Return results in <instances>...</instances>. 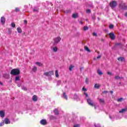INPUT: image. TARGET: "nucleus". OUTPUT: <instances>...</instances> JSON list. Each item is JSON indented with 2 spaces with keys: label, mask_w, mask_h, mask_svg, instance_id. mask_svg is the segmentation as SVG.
I'll use <instances>...</instances> for the list:
<instances>
[{
  "label": "nucleus",
  "mask_w": 127,
  "mask_h": 127,
  "mask_svg": "<svg viewBox=\"0 0 127 127\" xmlns=\"http://www.w3.org/2000/svg\"><path fill=\"white\" fill-rule=\"evenodd\" d=\"M10 73L11 75H13V76H17V75H19L20 71L18 69L14 68L11 70Z\"/></svg>",
  "instance_id": "nucleus-1"
},
{
  "label": "nucleus",
  "mask_w": 127,
  "mask_h": 127,
  "mask_svg": "<svg viewBox=\"0 0 127 127\" xmlns=\"http://www.w3.org/2000/svg\"><path fill=\"white\" fill-rule=\"evenodd\" d=\"M54 74V71L53 70L50 71L49 72H46L44 73L45 76H47V77H51L52 75Z\"/></svg>",
  "instance_id": "nucleus-2"
},
{
  "label": "nucleus",
  "mask_w": 127,
  "mask_h": 127,
  "mask_svg": "<svg viewBox=\"0 0 127 127\" xmlns=\"http://www.w3.org/2000/svg\"><path fill=\"white\" fill-rule=\"evenodd\" d=\"M117 1H112L110 3V5L112 8H115L117 6Z\"/></svg>",
  "instance_id": "nucleus-3"
},
{
  "label": "nucleus",
  "mask_w": 127,
  "mask_h": 127,
  "mask_svg": "<svg viewBox=\"0 0 127 127\" xmlns=\"http://www.w3.org/2000/svg\"><path fill=\"white\" fill-rule=\"evenodd\" d=\"M119 7L120 8H121V9H127V6L126 5L125 3H121L119 4Z\"/></svg>",
  "instance_id": "nucleus-4"
},
{
  "label": "nucleus",
  "mask_w": 127,
  "mask_h": 127,
  "mask_svg": "<svg viewBox=\"0 0 127 127\" xmlns=\"http://www.w3.org/2000/svg\"><path fill=\"white\" fill-rule=\"evenodd\" d=\"M61 40V38L60 37H58L54 39V41L55 43H59V42H60Z\"/></svg>",
  "instance_id": "nucleus-5"
},
{
  "label": "nucleus",
  "mask_w": 127,
  "mask_h": 127,
  "mask_svg": "<svg viewBox=\"0 0 127 127\" xmlns=\"http://www.w3.org/2000/svg\"><path fill=\"white\" fill-rule=\"evenodd\" d=\"M109 37L112 40H114L116 37L115 36V34L114 33H110L109 34Z\"/></svg>",
  "instance_id": "nucleus-6"
},
{
  "label": "nucleus",
  "mask_w": 127,
  "mask_h": 127,
  "mask_svg": "<svg viewBox=\"0 0 127 127\" xmlns=\"http://www.w3.org/2000/svg\"><path fill=\"white\" fill-rule=\"evenodd\" d=\"M87 103L89 105H90V106H91L92 107H93L94 105V103H93V101H92V100H91V99L89 98L87 99Z\"/></svg>",
  "instance_id": "nucleus-7"
},
{
  "label": "nucleus",
  "mask_w": 127,
  "mask_h": 127,
  "mask_svg": "<svg viewBox=\"0 0 127 127\" xmlns=\"http://www.w3.org/2000/svg\"><path fill=\"white\" fill-rule=\"evenodd\" d=\"M41 125H43V126H45V125H47V122L45 120H42L40 121Z\"/></svg>",
  "instance_id": "nucleus-8"
},
{
  "label": "nucleus",
  "mask_w": 127,
  "mask_h": 127,
  "mask_svg": "<svg viewBox=\"0 0 127 127\" xmlns=\"http://www.w3.org/2000/svg\"><path fill=\"white\" fill-rule=\"evenodd\" d=\"M0 21L2 24H4L5 22V18H4V17H1L0 19Z\"/></svg>",
  "instance_id": "nucleus-9"
},
{
  "label": "nucleus",
  "mask_w": 127,
  "mask_h": 127,
  "mask_svg": "<svg viewBox=\"0 0 127 127\" xmlns=\"http://www.w3.org/2000/svg\"><path fill=\"white\" fill-rule=\"evenodd\" d=\"M127 108H124L122 109L119 111L120 114H122L123 113H125V112H127Z\"/></svg>",
  "instance_id": "nucleus-10"
},
{
  "label": "nucleus",
  "mask_w": 127,
  "mask_h": 127,
  "mask_svg": "<svg viewBox=\"0 0 127 127\" xmlns=\"http://www.w3.org/2000/svg\"><path fill=\"white\" fill-rule=\"evenodd\" d=\"M63 98H64V99L65 100H68V97H67V95H66V93L65 92L63 93Z\"/></svg>",
  "instance_id": "nucleus-11"
},
{
  "label": "nucleus",
  "mask_w": 127,
  "mask_h": 127,
  "mask_svg": "<svg viewBox=\"0 0 127 127\" xmlns=\"http://www.w3.org/2000/svg\"><path fill=\"white\" fill-rule=\"evenodd\" d=\"M0 116L1 118H4V112L3 111H0Z\"/></svg>",
  "instance_id": "nucleus-12"
},
{
  "label": "nucleus",
  "mask_w": 127,
  "mask_h": 127,
  "mask_svg": "<svg viewBox=\"0 0 127 127\" xmlns=\"http://www.w3.org/2000/svg\"><path fill=\"white\" fill-rule=\"evenodd\" d=\"M5 125H8V124H10V121L8 119H5Z\"/></svg>",
  "instance_id": "nucleus-13"
},
{
  "label": "nucleus",
  "mask_w": 127,
  "mask_h": 127,
  "mask_svg": "<svg viewBox=\"0 0 127 127\" xmlns=\"http://www.w3.org/2000/svg\"><path fill=\"white\" fill-rule=\"evenodd\" d=\"M118 60L119 61H121V62H123V61H125V58L124 57L118 58Z\"/></svg>",
  "instance_id": "nucleus-14"
},
{
  "label": "nucleus",
  "mask_w": 127,
  "mask_h": 127,
  "mask_svg": "<svg viewBox=\"0 0 127 127\" xmlns=\"http://www.w3.org/2000/svg\"><path fill=\"white\" fill-rule=\"evenodd\" d=\"M52 49L54 52H57V51H58V48H57V47H54Z\"/></svg>",
  "instance_id": "nucleus-15"
},
{
  "label": "nucleus",
  "mask_w": 127,
  "mask_h": 127,
  "mask_svg": "<svg viewBox=\"0 0 127 127\" xmlns=\"http://www.w3.org/2000/svg\"><path fill=\"white\" fill-rule=\"evenodd\" d=\"M32 100L34 101V102H36L37 101V97L36 95H34L32 97Z\"/></svg>",
  "instance_id": "nucleus-16"
},
{
  "label": "nucleus",
  "mask_w": 127,
  "mask_h": 127,
  "mask_svg": "<svg viewBox=\"0 0 127 127\" xmlns=\"http://www.w3.org/2000/svg\"><path fill=\"white\" fill-rule=\"evenodd\" d=\"M34 12H38L39 9L36 7L33 8V9Z\"/></svg>",
  "instance_id": "nucleus-17"
},
{
  "label": "nucleus",
  "mask_w": 127,
  "mask_h": 127,
  "mask_svg": "<svg viewBox=\"0 0 127 127\" xmlns=\"http://www.w3.org/2000/svg\"><path fill=\"white\" fill-rule=\"evenodd\" d=\"M3 77L4 78H5V79H8V78H9V75L7 74H4L3 75Z\"/></svg>",
  "instance_id": "nucleus-18"
},
{
  "label": "nucleus",
  "mask_w": 127,
  "mask_h": 127,
  "mask_svg": "<svg viewBox=\"0 0 127 127\" xmlns=\"http://www.w3.org/2000/svg\"><path fill=\"white\" fill-rule=\"evenodd\" d=\"M32 71L35 73L37 71V67L35 66H33L32 68Z\"/></svg>",
  "instance_id": "nucleus-19"
},
{
  "label": "nucleus",
  "mask_w": 127,
  "mask_h": 127,
  "mask_svg": "<svg viewBox=\"0 0 127 127\" xmlns=\"http://www.w3.org/2000/svg\"><path fill=\"white\" fill-rule=\"evenodd\" d=\"M100 87H101V85L99 84H95L94 85V88H95V89H99Z\"/></svg>",
  "instance_id": "nucleus-20"
},
{
  "label": "nucleus",
  "mask_w": 127,
  "mask_h": 127,
  "mask_svg": "<svg viewBox=\"0 0 127 127\" xmlns=\"http://www.w3.org/2000/svg\"><path fill=\"white\" fill-rule=\"evenodd\" d=\"M36 65H37L39 67H42V66H43L42 64L41 63H39V62H36Z\"/></svg>",
  "instance_id": "nucleus-21"
},
{
  "label": "nucleus",
  "mask_w": 127,
  "mask_h": 127,
  "mask_svg": "<svg viewBox=\"0 0 127 127\" xmlns=\"http://www.w3.org/2000/svg\"><path fill=\"white\" fill-rule=\"evenodd\" d=\"M97 73L98 75H103V71H102V70H100V69L97 70Z\"/></svg>",
  "instance_id": "nucleus-22"
},
{
  "label": "nucleus",
  "mask_w": 127,
  "mask_h": 127,
  "mask_svg": "<svg viewBox=\"0 0 127 127\" xmlns=\"http://www.w3.org/2000/svg\"><path fill=\"white\" fill-rule=\"evenodd\" d=\"M72 17L73 18H77V17H78V14L77 13L73 14Z\"/></svg>",
  "instance_id": "nucleus-23"
},
{
  "label": "nucleus",
  "mask_w": 127,
  "mask_h": 127,
  "mask_svg": "<svg viewBox=\"0 0 127 127\" xmlns=\"http://www.w3.org/2000/svg\"><path fill=\"white\" fill-rule=\"evenodd\" d=\"M123 101H124V98H120L117 100V102L119 103H121V102H123Z\"/></svg>",
  "instance_id": "nucleus-24"
},
{
  "label": "nucleus",
  "mask_w": 127,
  "mask_h": 127,
  "mask_svg": "<svg viewBox=\"0 0 127 127\" xmlns=\"http://www.w3.org/2000/svg\"><path fill=\"white\" fill-rule=\"evenodd\" d=\"M84 49L87 51V52H91V51H90V49H89V48H88L87 46L84 47Z\"/></svg>",
  "instance_id": "nucleus-25"
},
{
  "label": "nucleus",
  "mask_w": 127,
  "mask_h": 127,
  "mask_svg": "<svg viewBox=\"0 0 127 127\" xmlns=\"http://www.w3.org/2000/svg\"><path fill=\"white\" fill-rule=\"evenodd\" d=\"M17 30L18 33H21L22 32V30H21V29L20 27L17 28Z\"/></svg>",
  "instance_id": "nucleus-26"
},
{
  "label": "nucleus",
  "mask_w": 127,
  "mask_h": 127,
  "mask_svg": "<svg viewBox=\"0 0 127 127\" xmlns=\"http://www.w3.org/2000/svg\"><path fill=\"white\" fill-rule=\"evenodd\" d=\"M54 113L56 115H58V114H59L58 110H57L56 109H55L54 111Z\"/></svg>",
  "instance_id": "nucleus-27"
},
{
  "label": "nucleus",
  "mask_w": 127,
  "mask_h": 127,
  "mask_svg": "<svg viewBox=\"0 0 127 127\" xmlns=\"http://www.w3.org/2000/svg\"><path fill=\"white\" fill-rule=\"evenodd\" d=\"M55 75L57 77H59V75L58 74V70H57L55 71Z\"/></svg>",
  "instance_id": "nucleus-28"
},
{
  "label": "nucleus",
  "mask_w": 127,
  "mask_h": 127,
  "mask_svg": "<svg viewBox=\"0 0 127 127\" xmlns=\"http://www.w3.org/2000/svg\"><path fill=\"white\" fill-rule=\"evenodd\" d=\"M115 78L116 80H119V79H123V77H120L119 76H116Z\"/></svg>",
  "instance_id": "nucleus-29"
},
{
  "label": "nucleus",
  "mask_w": 127,
  "mask_h": 127,
  "mask_svg": "<svg viewBox=\"0 0 127 127\" xmlns=\"http://www.w3.org/2000/svg\"><path fill=\"white\" fill-rule=\"evenodd\" d=\"M11 34V28H9L8 29V34Z\"/></svg>",
  "instance_id": "nucleus-30"
},
{
  "label": "nucleus",
  "mask_w": 127,
  "mask_h": 127,
  "mask_svg": "<svg viewBox=\"0 0 127 127\" xmlns=\"http://www.w3.org/2000/svg\"><path fill=\"white\" fill-rule=\"evenodd\" d=\"M74 67V65L71 64L69 66V70L70 71H71L73 69V67Z\"/></svg>",
  "instance_id": "nucleus-31"
},
{
  "label": "nucleus",
  "mask_w": 127,
  "mask_h": 127,
  "mask_svg": "<svg viewBox=\"0 0 127 127\" xmlns=\"http://www.w3.org/2000/svg\"><path fill=\"white\" fill-rule=\"evenodd\" d=\"M99 102L100 103H105V101L103 99H99Z\"/></svg>",
  "instance_id": "nucleus-32"
},
{
  "label": "nucleus",
  "mask_w": 127,
  "mask_h": 127,
  "mask_svg": "<svg viewBox=\"0 0 127 127\" xmlns=\"http://www.w3.org/2000/svg\"><path fill=\"white\" fill-rule=\"evenodd\" d=\"M109 28H110V29H113V28H114V25H113V24L110 25Z\"/></svg>",
  "instance_id": "nucleus-33"
},
{
  "label": "nucleus",
  "mask_w": 127,
  "mask_h": 127,
  "mask_svg": "<svg viewBox=\"0 0 127 127\" xmlns=\"http://www.w3.org/2000/svg\"><path fill=\"white\" fill-rule=\"evenodd\" d=\"M15 81H19V76H16Z\"/></svg>",
  "instance_id": "nucleus-34"
},
{
  "label": "nucleus",
  "mask_w": 127,
  "mask_h": 127,
  "mask_svg": "<svg viewBox=\"0 0 127 127\" xmlns=\"http://www.w3.org/2000/svg\"><path fill=\"white\" fill-rule=\"evenodd\" d=\"M85 83H86V84H89V78H86L85 79Z\"/></svg>",
  "instance_id": "nucleus-35"
},
{
  "label": "nucleus",
  "mask_w": 127,
  "mask_h": 127,
  "mask_svg": "<svg viewBox=\"0 0 127 127\" xmlns=\"http://www.w3.org/2000/svg\"><path fill=\"white\" fill-rule=\"evenodd\" d=\"M11 27H15V24H14V23H12L11 24Z\"/></svg>",
  "instance_id": "nucleus-36"
},
{
  "label": "nucleus",
  "mask_w": 127,
  "mask_h": 127,
  "mask_svg": "<svg viewBox=\"0 0 127 127\" xmlns=\"http://www.w3.org/2000/svg\"><path fill=\"white\" fill-rule=\"evenodd\" d=\"M88 28H88V27H87V26H84V27H83L84 30H88Z\"/></svg>",
  "instance_id": "nucleus-37"
},
{
  "label": "nucleus",
  "mask_w": 127,
  "mask_h": 127,
  "mask_svg": "<svg viewBox=\"0 0 127 127\" xmlns=\"http://www.w3.org/2000/svg\"><path fill=\"white\" fill-rule=\"evenodd\" d=\"M60 84H61V80H58L57 82V85L58 86H59V85H60Z\"/></svg>",
  "instance_id": "nucleus-38"
},
{
  "label": "nucleus",
  "mask_w": 127,
  "mask_h": 127,
  "mask_svg": "<svg viewBox=\"0 0 127 127\" xmlns=\"http://www.w3.org/2000/svg\"><path fill=\"white\" fill-rule=\"evenodd\" d=\"M73 127H80V125L75 124V125H74Z\"/></svg>",
  "instance_id": "nucleus-39"
},
{
  "label": "nucleus",
  "mask_w": 127,
  "mask_h": 127,
  "mask_svg": "<svg viewBox=\"0 0 127 127\" xmlns=\"http://www.w3.org/2000/svg\"><path fill=\"white\" fill-rule=\"evenodd\" d=\"M94 126L95 127H101V125L100 124H97V125L94 124Z\"/></svg>",
  "instance_id": "nucleus-40"
},
{
  "label": "nucleus",
  "mask_w": 127,
  "mask_h": 127,
  "mask_svg": "<svg viewBox=\"0 0 127 127\" xmlns=\"http://www.w3.org/2000/svg\"><path fill=\"white\" fill-rule=\"evenodd\" d=\"M15 11H16V12H17V11H19V8H16L15 9Z\"/></svg>",
  "instance_id": "nucleus-41"
},
{
  "label": "nucleus",
  "mask_w": 127,
  "mask_h": 127,
  "mask_svg": "<svg viewBox=\"0 0 127 127\" xmlns=\"http://www.w3.org/2000/svg\"><path fill=\"white\" fill-rule=\"evenodd\" d=\"M4 125V122H2L0 123V127H2V126Z\"/></svg>",
  "instance_id": "nucleus-42"
},
{
  "label": "nucleus",
  "mask_w": 127,
  "mask_h": 127,
  "mask_svg": "<svg viewBox=\"0 0 127 127\" xmlns=\"http://www.w3.org/2000/svg\"><path fill=\"white\" fill-rule=\"evenodd\" d=\"M86 12L87 13H90L91 12V10L90 9H87L86 10Z\"/></svg>",
  "instance_id": "nucleus-43"
},
{
  "label": "nucleus",
  "mask_w": 127,
  "mask_h": 127,
  "mask_svg": "<svg viewBox=\"0 0 127 127\" xmlns=\"http://www.w3.org/2000/svg\"><path fill=\"white\" fill-rule=\"evenodd\" d=\"M109 93V91H104L103 92V94H108Z\"/></svg>",
  "instance_id": "nucleus-44"
},
{
  "label": "nucleus",
  "mask_w": 127,
  "mask_h": 127,
  "mask_svg": "<svg viewBox=\"0 0 127 127\" xmlns=\"http://www.w3.org/2000/svg\"><path fill=\"white\" fill-rule=\"evenodd\" d=\"M24 24L27 25V20H25L24 21Z\"/></svg>",
  "instance_id": "nucleus-45"
},
{
  "label": "nucleus",
  "mask_w": 127,
  "mask_h": 127,
  "mask_svg": "<svg viewBox=\"0 0 127 127\" xmlns=\"http://www.w3.org/2000/svg\"><path fill=\"white\" fill-rule=\"evenodd\" d=\"M93 36H97V34L96 33H93Z\"/></svg>",
  "instance_id": "nucleus-46"
},
{
  "label": "nucleus",
  "mask_w": 127,
  "mask_h": 127,
  "mask_svg": "<svg viewBox=\"0 0 127 127\" xmlns=\"http://www.w3.org/2000/svg\"><path fill=\"white\" fill-rule=\"evenodd\" d=\"M84 95L86 96V97H89V95H88V94H87V93H84Z\"/></svg>",
  "instance_id": "nucleus-47"
},
{
  "label": "nucleus",
  "mask_w": 127,
  "mask_h": 127,
  "mask_svg": "<svg viewBox=\"0 0 127 127\" xmlns=\"http://www.w3.org/2000/svg\"><path fill=\"white\" fill-rule=\"evenodd\" d=\"M107 74H108V75H110L112 74V72H107Z\"/></svg>",
  "instance_id": "nucleus-48"
},
{
  "label": "nucleus",
  "mask_w": 127,
  "mask_h": 127,
  "mask_svg": "<svg viewBox=\"0 0 127 127\" xmlns=\"http://www.w3.org/2000/svg\"><path fill=\"white\" fill-rule=\"evenodd\" d=\"M22 89L24 90L25 91H26V90H27V88H26V87H23Z\"/></svg>",
  "instance_id": "nucleus-49"
},
{
  "label": "nucleus",
  "mask_w": 127,
  "mask_h": 127,
  "mask_svg": "<svg viewBox=\"0 0 127 127\" xmlns=\"http://www.w3.org/2000/svg\"><path fill=\"white\" fill-rule=\"evenodd\" d=\"M82 91H87V89L86 88H85L84 87H83Z\"/></svg>",
  "instance_id": "nucleus-50"
},
{
  "label": "nucleus",
  "mask_w": 127,
  "mask_h": 127,
  "mask_svg": "<svg viewBox=\"0 0 127 127\" xmlns=\"http://www.w3.org/2000/svg\"><path fill=\"white\" fill-rule=\"evenodd\" d=\"M100 58H101V56H98L97 57V59H100Z\"/></svg>",
  "instance_id": "nucleus-51"
},
{
  "label": "nucleus",
  "mask_w": 127,
  "mask_h": 127,
  "mask_svg": "<svg viewBox=\"0 0 127 127\" xmlns=\"http://www.w3.org/2000/svg\"><path fill=\"white\" fill-rule=\"evenodd\" d=\"M110 119H111V120H112V121H114V119H113V118H112V117L109 116Z\"/></svg>",
  "instance_id": "nucleus-52"
},
{
  "label": "nucleus",
  "mask_w": 127,
  "mask_h": 127,
  "mask_svg": "<svg viewBox=\"0 0 127 127\" xmlns=\"http://www.w3.org/2000/svg\"><path fill=\"white\" fill-rule=\"evenodd\" d=\"M117 46H119V45H121V44H116Z\"/></svg>",
  "instance_id": "nucleus-53"
},
{
  "label": "nucleus",
  "mask_w": 127,
  "mask_h": 127,
  "mask_svg": "<svg viewBox=\"0 0 127 127\" xmlns=\"http://www.w3.org/2000/svg\"><path fill=\"white\" fill-rule=\"evenodd\" d=\"M113 93H114L113 91H110V93L112 94V95H113Z\"/></svg>",
  "instance_id": "nucleus-54"
},
{
  "label": "nucleus",
  "mask_w": 127,
  "mask_h": 127,
  "mask_svg": "<svg viewBox=\"0 0 127 127\" xmlns=\"http://www.w3.org/2000/svg\"><path fill=\"white\" fill-rule=\"evenodd\" d=\"M80 23H81V24H83V22L81 21Z\"/></svg>",
  "instance_id": "nucleus-55"
},
{
  "label": "nucleus",
  "mask_w": 127,
  "mask_h": 127,
  "mask_svg": "<svg viewBox=\"0 0 127 127\" xmlns=\"http://www.w3.org/2000/svg\"><path fill=\"white\" fill-rule=\"evenodd\" d=\"M96 108H97V107H96V106H95V109H96Z\"/></svg>",
  "instance_id": "nucleus-56"
},
{
  "label": "nucleus",
  "mask_w": 127,
  "mask_h": 127,
  "mask_svg": "<svg viewBox=\"0 0 127 127\" xmlns=\"http://www.w3.org/2000/svg\"><path fill=\"white\" fill-rule=\"evenodd\" d=\"M0 84H1V82H0Z\"/></svg>",
  "instance_id": "nucleus-57"
}]
</instances>
